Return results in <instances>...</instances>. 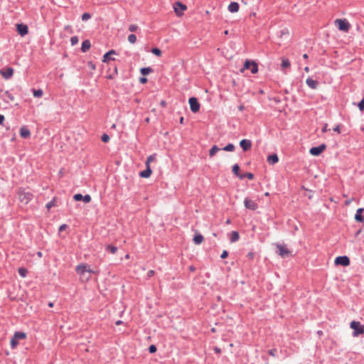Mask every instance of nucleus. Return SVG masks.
<instances>
[{
  "label": "nucleus",
  "instance_id": "1",
  "mask_svg": "<svg viewBox=\"0 0 364 364\" xmlns=\"http://www.w3.org/2000/svg\"><path fill=\"white\" fill-rule=\"evenodd\" d=\"M76 272L80 275L82 281L87 282L90 279V274H98L97 271H95L90 268L87 264H80L76 267Z\"/></svg>",
  "mask_w": 364,
  "mask_h": 364
},
{
  "label": "nucleus",
  "instance_id": "2",
  "mask_svg": "<svg viewBox=\"0 0 364 364\" xmlns=\"http://www.w3.org/2000/svg\"><path fill=\"white\" fill-rule=\"evenodd\" d=\"M18 199L21 203L28 204L33 199V194L30 192L25 191L24 189L20 188L18 191Z\"/></svg>",
  "mask_w": 364,
  "mask_h": 364
},
{
  "label": "nucleus",
  "instance_id": "3",
  "mask_svg": "<svg viewBox=\"0 0 364 364\" xmlns=\"http://www.w3.org/2000/svg\"><path fill=\"white\" fill-rule=\"evenodd\" d=\"M250 69L252 74H255L258 72L257 64L255 61L246 60L244 63V67L240 69V73H243L245 70Z\"/></svg>",
  "mask_w": 364,
  "mask_h": 364
},
{
  "label": "nucleus",
  "instance_id": "4",
  "mask_svg": "<svg viewBox=\"0 0 364 364\" xmlns=\"http://www.w3.org/2000/svg\"><path fill=\"white\" fill-rule=\"evenodd\" d=\"M350 326L353 329V336H358L359 334L364 333V325H362L359 321H352Z\"/></svg>",
  "mask_w": 364,
  "mask_h": 364
},
{
  "label": "nucleus",
  "instance_id": "5",
  "mask_svg": "<svg viewBox=\"0 0 364 364\" xmlns=\"http://www.w3.org/2000/svg\"><path fill=\"white\" fill-rule=\"evenodd\" d=\"M335 24L342 31L347 32L350 28V24L346 19H336Z\"/></svg>",
  "mask_w": 364,
  "mask_h": 364
},
{
  "label": "nucleus",
  "instance_id": "6",
  "mask_svg": "<svg viewBox=\"0 0 364 364\" xmlns=\"http://www.w3.org/2000/svg\"><path fill=\"white\" fill-rule=\"evenodd\" d=\"M174 11L178 16H181L183 14V11L187 9V6L178 1L173 6Z\"/></svg>",
  "mask_w": 364,
  "mask_h": 364
},
{
  "label": "nucleus",
  "instance_id": "7",
  "mask_svg": "<svg viewBox=\"0 0 364 364\" xmlns=\"http://www.w3.org/2000/svg\"><path fill=\"white\" fill-rule=\"evenodd\" d=\"M188 102L190 105L191 110L193 113H196L199 111L200 105V103L198 102V100L196 97H191L188 100Z\"/></svg>",
  "mask_w": 364,
  "mask_h": 364
},
{
  "label": "nucleus",
  "instance_id": "8",
  "mask_svg": "<svg viewBox=\"0 0 364 364\" xmlns=\"http://www.w3.org/2000/svg\"><path fill=\"white\" fill-rule=\"evenodd\" d=\"M335 264L347 267L350 264V259L347 256H339L335 259Z\"/></svg>",
  "mask_w": 364,
  "mask_h": 364
},
{
  "label": "nucleus",
  "instance_id": "9",
  "mask_svg": "<svg viewBox=\"0 0 364 364\" xmlns=\"http://www.w3.org/2000/svg\"><path fill=\"white\" fill-rule=\"evenodd\" d=\"M244 205L246 208L250 209L251 210H255L258 208L257 203L248 198H245Z\"/></svg>",
  "mask_w": 364,
  "mask_h": 364
},
{
  "label": "nucleus",
  "instance_id": "10",
  "mask_svg": "<svg viewBox=\"0 0 364 364\" xmlns=\"http://www.w3.org/2000/svg\"><path fill=\"white\" fill-rule=\"evenodd\" d=\"M326 149V146L325 144H321L318 146L312 147L310 149L309 152L313 156H318L320 155L325 149Z\"/></svg>",
  "mask_w": 364,
  "mask_h": 364
},
{
  "label": "nucleus",
  "instance_id": "11",
  "mask_svg": "<svg viewBox=\"0 0 364 364\" xmlns=\"http://www.w3.org/2000/svg\"><path fill=\"white\" fill-rule=\"evenodd\" d=\"M14 69L11 68H6L4 69L0 70V74L4 79H9L14 75Z\"/></svg>",
  "mask_w": 364,
  "mask_h": 364
},
{
  "label": "nucleus",
  "instance_id": "12",
  "mask_svg": "<svg viewBox=\"0 0 364 364\" xmlns=\"http://www.w3.org/2000/svg\"><path fill=\"white\" fill-rule=\"evenodd\" d=\"M277 248L279 250V255L282 257H287L290 255V251L284 245H277Z\"/></svg>",
  "mask_w": 364,
  "mask_h": 364
},
{
  "label": "nucleus",
  "instance_id": "13",
  "mask_svg": "<svg viewBox=\"0 0 364 364\" xmlns=\"http://www.w3.org/2000/svg\"><path fill=\"white\" fill-rule=\"evenodd\" d=\"M240 146L243 149V151H246L251 149L252 142L249 139H242L240 142Z\"/></svg>",
  "mask_w": 364,
  "mask_h": 364
},
{
  "label": "nucleus",
  "instance_id": "14",
  "mask_svg": "<svg viewBox=\"0 0 364 364\" xmlns=\"http://www.w3.org/2000/svg\"><path fill=\"white\" fill-rule=\"evenodd\" d=\"M17 31L21 36H23L26 35L28 32V26L24 24H17Z\"/></svg>",
  "mask_w": 364,
  "mask_h": 364
},
{
  "label": "nucleus",
  "instance_id": "15",
  "mask_svg": "<svg viewBox=\"0 0 364 364\" xmlns=\"http://www.w3.org/2000/svg\"><path fill=\"white\" fill-rule=\"evenodd\" d=\"M364 211L363 208H358L356 211V214L355 215V220L357 222L363 223L364 220V218L362 215L363 212Z\"/></svg>",
  "mask_w": 364,
  "mask_h": 364
},
{
  "label": "nucleus",
  "instance_id": "16",
  "mask_svg": "<svg viewBox=\"0 0 364 364\" xmlns=\"http://www.w3.org/2000/svg\"><path fill=\"white\" fill-rule=\"evenodd\" d=\"M306 83L310 88L314 90L316 89L318 87V82L310 77L306 79Z\"/></svg>",
  "mask_w": 364,
  "mask_h": 364
},
{
  "label": "nucleus",
  "instance_id": "17",
  "mask_svg": "<svg viewBox=\"0 0 364 364\" xmlns=\"http://www.w3.org/2000/svg\"><path fill=\"white\" fill-rule=\"evenodd\" d=\"M20 135L23 138H28L31 136V132L28 129L23 126L20 129Z\"/></svg>",
  "mask_w": 364,
  "mask_h": 364
},
{
  "label": "nucleus",
  "instance_id": "18",
  "mask_svg": "<svg viewBox=\"0 0 364 364\" xmlns=\"http://www.w3.org/2000/svg\"><path fill=\"white\" fill-rule=\"evenodd\" d=\"M267 161L269 164H275L279 161V158L276 154H274L268 156Z\"/></svg>",
  "mask_w": 364,
  "mask_h": 364
},
{
  "label": "nucleus",
  "instance_id": "19",
  "mask_svg": "<svg viewBox=\"0 0 364 364\" xmlns=\"http://www.w3.org/2000/svg\"><path fill=\"white\" fill-rule=\"evenodd\" d=\"M146 166V170L140 172V173H139V176L141 178H149L151 176V173H152V171L151 169L150 166L148 165V166Z\"/></svg>",
  "mask_w": 364,
  "mask_h": 364
},
{
  "label": "nucleus",
  "instance_id": "20",
  "mask_svg": "<svg viewBox=\"0 0 364 364\" xmlns=\"http://www.w3.org/2000/svg\"><path fill=\"white\" fill-rule=\"evenodd\" d=\"M116 52L114 50H111L110 51L106 53L103 56V62L108 63L110 60H114V58H112L110 56L112 55H115Z\"/></svg>",
  "mask_w": 364,
  "mask_h": 364
},
{
  "label": "nucleus",
  "instance_id": "21",
  "mask_svg": "<svg viewBox=\"0 0 364 364\" xmlns=\"http://www.w3.org/2000/svg\"><path fill=\"white\" fill-rule=\"evenodd\" d=\"M193 242L196 244V245H200L201 244L203 240H204V237L202 235H200V233H196L194 237H193Z\"/></svg>",
  "mask_w": 364,
  "mask_h": 364
},
{
  "label": "nucleus",
  "instance_id": "22",
  "mask_svg": "<svg viewBox=\"0 0 364 364\" xmlns=\"http://www.w3.org/2000/svg\"><path fill=\"white\" fill-rule=\"evenodd\" d=\"M228 10L231 13L237 12L239 10V4L237 2H231L228 6Z\"/></svg>",
  "mask_w": 364,
  "mask_h": 364
},
{
  "label": "nucleus",
  "instance_id": "23",
  "mask_svg": "<svg viewBox=\"0 0 364 364\" xmlns=\"http://www.w3.org/2000/svg\"><path fill=\"white\" fill-rule=\"evenodd\" d=\"M240 166L237 164H235L232 166V173L239 177L240 179H242L245 178L244 175L240 174Z\"/></svg>",
  "mask_w": 364,
  "mask_h": 364
},
{
  "label": "nucleus",
  "instance_id": "24",
  "mask_svg": "<svg viewBox=\"0 0 364 364\" xmlns=\"http://www.w3.org/2000/svg\"><path fill=\"white\" fill-rule=\"evenodd\" d=\"M90 46L91 43L90 41L85 40L82 43L81 50L82 52L85 53L90 48Z\"/></svg>",
  "mask_w": 364,
  "mask_h": 364
},
{
  "label": "nucleus",
  "instance_id": "25",
  "mask_svg": "<svg viewBox=\"0 0 364 364\" xmlns=\"http://www.w3.org/2000/svg\"><path fill=\"white\" fill-rule=\"evenodd\" d=\"M57 203L58 198L56 197H54L51 201L46 204V208L48 210H50L51 208L57 206Z\"/></svg>",
  "mask_w": 364,
  "mask_h": 364
},
{
  "label": "nucleus",
  "instance_id": "26",
  "mask_svg": "<svg viewBox=\"0 0 364 364\" xmlns=\"http://www.w3.org/2000/svg\"><path fill=\"white\" fill-rule=\"evenodd\" d=\"M240 238L239 233L236 231H232L230 234V241L231 242H237Z\"/></svg>",
  "mask_w": 364,
  "mask_h": 364
},
{
  "label": "nucleus",
  "instance_id": "27",
  "mask_svg": "<svg viewBox=\"0 0 364 364\" xmlns=\"http://www.w3.org/2000/svg\"><path fill=\"white\" fill-rule=\"evenodd\" d=\"M290 65H291L290 61L287 58H282L281 66H282V69L289 68Z\"/></svg>",
  "mask_w": 364,
  "mask_h": 364
},
{
  "label": "nucleus",
  "instance_id": "28",
  "mask_svg": "<svg viewBox=\"0 0 364 364\" xmlns=\"http://www.w3.org/2000/svg\"><path fill=\"white\" fill-rule=\"evenodd\" d=\"M220 150L217 146H213L209 151V155L210 157H213L218 151Z\"/></svg>",
  "mask_w": 364,
  "mask_h": 364
},
{
  "label": "nucleus",
  "instance_id": "29",
  "mask_svg": "<svg viewBox=\"0 0 364 364\" xmlns=\"http://www.w3.org/2000/svg\"><path fill=\"white\" fill-rule=\"evenodd\" d=\"M14 337H15L18 341L20 339L26 338V335L23 332H16L14 335Z\"/></svg>",
  "mask_w": 364,
  "mask_h": 364
},
{
  "label": "nucleus",
  "instance_id": "30",
  "mask_svg": "<svg viewBox=\"0 0 364 364\" xmlns=\"http://www.w3.org/2000/svg\"><path fill=\"white\" fill-rule=\"evenodd\" d=\"M33 94L35 97H41L43 95V92L41 89L33 90Z\"/></svg>",
  "mask_w": 364,
  "mask_h": 364
},
{
  "label": "nucleus",
  "instance_id": "31",
  "mask_svg": "<svg viewBox=\"0 0 364 364\" xmlns=\"http://www.w3.org/2000/svg\"><path fill=\"white\" fill-rule=\"evenodd\" d=\"M152 71V69L150 68H143L140 70V73L143 75H147Z\"/></svg>",
  "mask_w": 364,
  "mask_h": 364
},
{
  "label": "nucleus",
  "instance_id": "32",
  "mask_svg": "<svg viewBox=\"0 0 364 364\" xmlns=\"http://www.w3.org/2000/svg\"><path fill=\"white\" fill-rule=\"evenodd\" d=\"M106 250L109 251L112 254H115L117 252V247L113 245H107Z\"/></svg>",
  "mask_w": 364,
  "mask_h": 364
},
{
  "label": "nucleus",
  "instance_id": "33",
  "mask_svg": "<svg viewBox=\"0 0 364 364\" xmlns=\"http://www.w3.org/2000/svg\"><path fill=\"white\" fill-rule=\"evenodd\" d=\"M128 41L130 43L134 44L136 41V36L134 34H130L128 36Z\"/></svg>",
  "mask_w": 364,
  "mask_h": 364
},
{
  "label": "nucleus",
  "instance_id": "34",
  "mask_svg": "<svg viewBox=\"0 0 364 364\" xmlns=\"http://www.w3.org/2000/svg\"><path fill=\"white\" fill-rule=\"evenodd\" d=\"M151 53L158 57H160L162 54L161 50L158 48H152Z\"/></svg>",
  "mask_w": 364,
  "mask_h": 364
},
{
  "label": "nucleus",
  "instance_id": "35",
  "mask_svg": "<svg viewBox=\"0 0 364 364\" xmlns=\"http://www.w3.org/2000/svg\"><path fill=\"white\" fill-rule=\"evenodd\" d=\"M223 149L226 151H233L235 149V146L232 144H228Z\"/></svg>",
  "mask_w": 364,
  "mask_h": 364
},
{
  "label": "nucleus",
  "instance_id": "36",
  "mask_svg": "<svg viewBox=\"0 0 364 364\" xmlns=\"http://www.w3.org/2000/svg\"><path fill=\"white\" fill-rule=\"evenodd\" d=\"M18 274L22 277H26V274H27V269H25V268H23V267H21L18 269Z\"/></svg>",
  "mask_w": 364,
  "mask_h": 364
},
{
  "label": "nucleus",
  "instance_id": "37",
  "mask_svg": "<svg viewBox=\"0 0 364 364\" xmlns=\"http://www.w3.org/2000/svg\"><path fill=\"white\" fill-rule=\"evenodd\" d=\"M18 341L13 336V338H11V346L12 348H16V346H18Z\"/></svg>",
  "mask_w": 364,
  "mask_h": 364
},
{
  "label": "nucleus",
  "instance_id": "38",
  "mask_svg": "<svg viewBox=\"0 0 364 364\" xmlns=\"http://www.w3.org/2000/svg\"><path fill=\"white\" fill-rule=\"evenodd\" d=\"M139 28L138 26L136 24H131L129 26V31L130 32H135Z\"/></svg>",
  "mask_w": 364,
  "mask_h": 364
},
{
  "label": "nucleus",
  "instance_id": "39",
  "mask_svg": "<svg viewBox=\"0 0 364 364\" xmlns=\"http://www.w3.org/2000/svg\"><path fill=\"white\" fill-rule=\"evenodd\" d=\"M155 160V157H154V155H151L149 156H148V158L146 159V166H150V163L154 161Z\"/></svg>",
  "mask_w": 364,
  "mask_h": 364
},
{
  "label": "nucleus",
  "instance_id": "40",
  "mask_svg": "<svg viewBox=\"0 0 364 364\" xmlns=\"http://www.w3.org/2000/svg\"><path fill=\"white\" fill-rule=\"evenodd\" d=\"M70 43L72 46L76 45L78 43V38L77 36L71 37Z\"/></svg>",
  "mask_w": 364,
  "mask_h": 364
},
{
  "label": "nucleus",
  "instance_id": "41",
  "mask_svg": "<svg viewBox=\"0 0 364 364\" xmlns=\"http://www.w3.org/2000/svg\"><path fill=\"white\" fill-rule=\"evenodd\" d=\"M82 197H83V196L82 194L77 193V194L74 195L73 198L76 201H80V200H82Z\"/></svg>",
  "mask_w": 364,
  "mask_h": 364
},
{
  "label": "nucleus",
  "instance_id": "42",
  "mask_svg": "<svg viewBox=\"0 0 364 364\" xmlns=\"http://www.w3.org/2000/svg\"><path fill=\"white\" fill-rule=\"evenodd\" d=\"M91 18V15L89 13H84L82 16V21H87Z\"/></svg>",
  "mask_w": 364,
  "mask_h": 364
},
{
  "label": "nucleus",
  "instance_id": "43",
  "mask_svg": "<svg viewBox=\"0 0 364 364\" xmlns=\"http://www.w3.org/2000/svg\"><path fill=\"white\" fill-rule=\"evenodd\" d=\"M85 203H90L91 201V197L90 195L83 196L82 200Z\"/></svg>",
  "mask_w": 364,
  "mask_h": 364
},
{
  "label": "nucleus",
  "instance_id": "44",
  "mask_svg": "<svg viewBox=\"0 0 364 364\" xmlns=\"http://www.w3.org/2000/svg\"><path fill=\"white\" fill-rule=\"evenodd\" d=\"M4 95L7 97L11 101L14 100V97L9 91H6Z\"/></svg>",
  "mask_w": 364,
  "mask_h": 364
},
{
  "label": "nucleus",
  "instance_id": "45",
  "mask_svg": "<svg viewBox=\"0 0 364 364\" xmlns=\"http://www.w3.org/2000/svg\"><path fill=\"white\" fill-rule=\"evenodd\" d=\"M109 140V136L106 134H104L102 136V141L105 143H107L108 142Z\"/></svg>",
  "mask_w": 364,
  "mask_h": 364
},
{
  "label": "nucleus",
  "instance_id": "46",
  "mask_svg": "<svg viewBox=\"0 0 364 364\" xmlns=\"http://www.w3.org/2000/svg\"><path fill=\"white\" fill-rule=\"evenodd\" d=\"M358 108L360 111H364V97L358 104Z\"/></svg>",
  "mask_w": 364,
  "mask_h": 364
},
{
  "label": "nucleus",
  "instance_id": "47",
  "mask_svg": "<svg viewBox=\"0 0 364 364\" xmlns=\"http://www.w3.org/2000/svg\"><path fill=\"white\" fill-rule=\"evenodd\" d=\"M149 350L151 353H154L156 351V347L154 345H151L149 348Z\"/></svg>",
  "mask_w": 364,
  "mask_h": 364
},
{
  "label": "nucleus",
  "instance_id": "48",
  "mask_svg": "<svg viewBox=\"0 0 364 364\" xmlns=\"http://www.w3.org/2000/svg\"><path fill=\"white\" fill-rule=\"evenodd\" d=\"M276 353H277V350L275 349H271V350H268V354L272 357L276 356Z\"/></svg>",
  "mask_w": 364,
  "mask_h": 364
},
{
  "label": "nucleus",
  "instance_id": "49",
  "mask_svg": "<svg viewBox=\"0 0 364 364\" xmlns=\"http://www.w3.org/2000/svg\"><path fill=\"white\" fill-rule=\"evenodd\" d=\"M228 251L227 250H223L222 254H221V255H220V257L222 259H225V258L228 257Z\"/></svg>",
  "mask_w": 364,
  "mask_h": 364
},
{
  "label": "nucleus",
  "instance_id": "50",
  "mask_svg": "<svg viewBox=\"0 0 364 364\" xmlns=\"http://www.w3.org/2000/svg\"><path fill=\"white\" fill-rule=\"evenodd\" d=\"M244 176L245 177H247L250 180H252L254 178V175L252 173H247Z\"/></svg>",
  "mask_w": 364,
  "mask_h": 364
},
{
  "label": "nucleus",
  "instance_id": "51",
  "mask_svg": "<svg viewBox=\"0 0 364 364\" xmlns=\"http://www.w3.org/2000/svg\"><path fill=\"white\" fill-rule=\"evenodd\" d=\"M68 228V225L66 224H63L59 228V232L64 231Z\"/></svg>",
  "mask_w": 364,
  "mask_h": 364
},
{
  "label": "nucleus",
  "instance_id": "52",
  "mask_svg": "<svg viewBox=\"0 0 364 364\" xmlns=\"http://www.w3.org/2000/svg\"><path fill=\"white\" fill-rule=\"evenodd\" d=\"M154 270H149L148 272H147V277H151L154 275Z\"/></svg>",
  "mask_w": 364,
  "mask_h": 364
},
{
  "label": "nucleus",
  "instance_id": "53",
  "mask_svg": "<svg viewBox=\"0 0 364 364\" xmlns=\"http://www.w3.org/2000/svg\"><path fill=\"white\" fill-rule=\"evenodd\" d=\"M139 82L141 83V84H144L147 82V79L146 77H141L139 79Z\"/></svg>",
  "mask_w": 364,
  "mask_h": 364
},
{
  "label": "nucleus",
  "instance_id": "54",
  "mask_svg": "<svg viewBox=\"0 0 364 364\" xmlns=\"http://www.w3.org/2000/svg\"><path fill=\"white\" fill-rule=\"evenodd\" d=\"M352 201H353V198H350V199H348V200L345 201V205H349L351 203Z\"/></svg>",
  "mask_w": 364,
  "mask_h": 364
},
{
  "label": "nucleus",
  "instance_id": "55",
  "mask_svg": "<svg viewBox=\"0 0 364 364\" xmlns=\"http://www.w3.org/2000/svg\"><path fill=\"white\" fill-rule=\"evenodd\" d=\"M340 127H341L340 125H337L336 127L333 128V131L336 132L338 133H340L341 132Z\"/></svg>",
  "mask_w": 364,
  "mask_h": 364
},
{
  "label": "nucleus",
  "instance_id": "56",
  "mask_svg": "<svg viewBox=\"0 0 364 364\" xmlns=\"http://www.w3.org/2000/svg\"><path fill=\"white\" fill-rule=\"evenodd\" d=\"M328 131V124H325L322 128V132H326Z\"/></svg>",
  "mask_w": 364,
  "mask_h": 364
},
{
  "label": "nucleus",
  "instance_id": "57",
  "mask_svg": "<svg viewBox=\"0 0 364 364\" xmlns=\"http://www.w3.org/2000/svg\"><path fill=\"white\" fill-rule=\"evenodd\" d=\"M5 117L3 114H0V125L4 122Z\"/></svg>",
  "mask_w": 364,
  "mask_h": 364
},
{
  "label": "nucleus",
  "instance_id": "58",
  "mask_svg": "<svg viewBox=\"0 0 364 364\" xmlns=\"http://www.w3.org/2000/svg\"><path fill=\"white\" fill-rule=\"evenodd\" d=\"M247 257L250 258V259H253V257H254V254L252 252H249L247 254Z\"/></svg>",
  "mask_w": 364,
  "mask_h": 364
},
{
  "label": "nucleus",
  "instance_id": "59",
  "mask_svg": "<svg viewBox=\"0 0 364 364\" xmlns=\"http://www.w3.org/2000/svg\"><path fill=\"white\" fill-rule=\"evenodd\" d=\"M238 109L242 112L245 109V106L243 105H241L239 106Z\"/></svg>",
  "mask_w": 364,
  "mask_h": 364
},
{
  "label": "nucleus",
  "instance_id": "60",
  "mask_svg": "<svg viewBox=\"0 0 364 364\" xmlns=\"http://www.w3.org/2000/svg\"><path fill=\"white\" fill-rule=\"evenodd\" d=\"M160 105H161V106L164 107L166 106V102L164 100H161L160 102Z\"/></svg>",
  "mask_w": 364,
  "mask_h": 364
},
{
  "label": "nucleus",
  "instance_id": "61",
  "mask_svg": "<svg viewBox=\"0 0 364 364\" xmlns=\"http://www.w3.org/2000/svg\"><path fill=\"white\" fill-rule=\"evenodd\" d=\"M214 350L217 353H220L221 352L220 349L218 347L214 348Z\"/></svg>",
  "mask_w": 364,
  "mask_h": 364
},
{
  "label": "nucleus",
  "instance_id": "62",
  "mask_svg": "<svg viewBox=\"0 0 364 364\" xmlns=\"http://www.w3.org/2000/svg\"><path fill=\"white\" fill-rule=\"evenodd\" d=\"M37 255L39 257H41L43 256V254L41 252H37Z\"/></svg>",
  "mask_w": 364,
  "mask_h": 364
},
{
  "label": "nucleus",
  "instance_id": "63",
  "mask_svg": "<svg viewBox=\"0 0 364 364\" xmlns=\"http://www.w3.org/2000/svg\"><path fill=\"white\" fill-rule=\"evenodd\" d=\"M183 121H184V118L183 117H181L180 119V124H183Z\"/></svg>",
  "mask_w": 364,
  "mask_h": 364
},
{
  "label": "nucleus",
  "instance_id": "64",
  "mask_svg": "<svg viewBox=\"0 0 364 364\" xmlns=\"http://www.w3.org/2000/svg\"><path fill=\"white\" fill-rule=\"evenodd\" d=\"M303 58H304V59H307V58H308V55H307V54H306V53H305V54H304V55H303Z\"/></svg>",
  "mask_w": 364,
  "mask_h": 364
}]
</instances>
